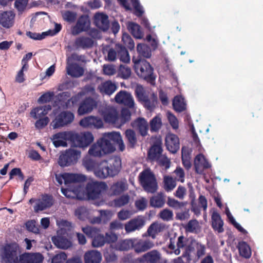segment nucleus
<instances>
[{
  "mask_svg": "<svg viewBox=\"0 0 263 263\" xmlns=\"http://www.w3.org/2000/svg\"><path fill=\"white\" fill-rule=\"evenodd\" d=\"M116 102L130 107L132 106V96L130 93L126 91H120L115 96Z\"/></svg>",
  "mask_w": 263,
  "mask_h": 263,
  "instance_id": "nucleus-21",
  "label": "nucleus"
},
{
  "mask_svg": "<svg viewBox=\"0 0 263 263\" xmlns=\"http://www.w3.org/2000/svg\"><path fill=\"white\" fill-rule=\"evenodd\" d=\"M100 91L102 93L110 95L117 89L116 85L110 81L101 83L98 87Z\"/></svg>",
  "mask_w": 263,
  "mask_h": 263,
  "instance_id": "nucleus-33",
  "label": "nucleus"
},
{
  "mask_svg": "<svg viewBox=\"0 0 263 263\" xmlns=\"http://www.w3.org/2000/svg\"><path fill=\"white\" fill-rule=\"evenodd\" d=\"M165 204V195L163 192H159L150 199L151 205L155 208H161Z\"/></svg>",
  "mask_w": 263,
  "mask_h": 263,
  "instance_id": "nucleus-35",
  "label": "nucleus"
},
{
  "mask_svg": "<svg viewBox=\"0 0 263 263\" xmlns=\"http://www.w3.org/2000/svg\"><path fill=\"white\" fill-rule=\"evenodd\" d=\"M133 240V249L138 253L145 252L152 248L154 246V243L150 240H140L136 244H134Z\"/></svg>",
  "mask_w": 263,
  "mask_h": 263,
  "instance_id": "nucleus-28",
  "label": "nucleus"
},
{
  "mask_svg": "<svg viewBox=\"0 0 263 263\" xmlns=\"http://www.w3.org/2000/svg\"><path fill=\"white\" fill-rule=\"evenodd\" d=\"M161 231V226L157 223H153L148 228L147 233L153 239L156 238L157 234Z\"/></svg>",
  "mask_w": 263,
  "mask_h": 263,
  "instance_id": "nucleus-51",
  "label": "nucleus"
},
{
  "mask_svg": "<svg viewBox=\"0 0 263 263\" xmlns=\"http://www.w3.org/2000/svg\"><path fill=\"white\" fill-rule=\"evenodd\" d=\"M90 26V21L88 17L86 16H81L74 27L71 30V33L73 35H77L79 33L87 30Z\"/></svg>",
  "mask_w": 263,
  "mask_h": 263,
  "instance_id": "nucleus-19",
  "label": "nucleus"
},
{
  "mask_svg": "<svg viewBox=\"0 0 263 263\" xmlns=\"http://www.w3.org/2000/svg\"><path fill=\"white\" fill-rule=\"evenodd\" d=\"M128 184L125 181L120 180L113 183L110 187V191L112 195H118L126 191Z\"/></svg>",
  "mask_w": 263,
  "mask_h": 263,
  "instance_id": "nucleus-29",
  "label": "nucleus"
},
{
  "mask_svg": "<svg viewBox=\"0 0 263 263\" xmlns=\"http://www.w3.org/2000/svg\"><path fill=\"white\" fill-rule=\"evenodd\" d=\"M160 218L164 220V221H169L172 220L173 218V212L167 209H164L161 211L159 214Z\"/></svg>",
  "mask_w": 263,
  "mask_h": 263,
  "instance_id": "nucleus-54",
  "label": "nucleus"
},
{
  "mask_svg": "<svg viewBox=\"0 0 263 263\" xmlns=\"http://www.w3.org/2000/svg\"><path fill=\"white\" fill-rule=\"evenodd\" d=\"M43 258V255L39 253H25L20 256L17 263H41Z\"/></svg>",
  "mask_w": 263,
  "mask_h": 263,
  "instance_id": "nucleus-17",
  "label": "nucleus"
},
{
  "mask_svg": "<svg viewBox=\"0 0 263 263\" xmlns=\"http://www.w3.org/2000/svg\"><path fill=\"white\" fill-rule=\"evenodd\" d=\"M66 70L68 74L73 77H80L84 73V69L82 67L77 64H70L69 60L67 62Z\"/></svg>",
  "mask_w": 263,
  "mask_h": 263,
  "instance_id": "nucleus-30",
  "label": "nucleus"
},
{
  "mask_svg": "<svg viewBox=\"0 0 263 263\" xmlns=\"http://www.w3.org/2000/svg\"><path fill=\"white\" fill-rule=\"evenodd\" d=\"M161 259V254L157 250H152L144 254L139 258V261L143 262L145 261L147 263H157Z\"/></svg>",
  "mask_w": 263,
  "mask_h": 263,
  "instance_id": "nucleus-20",
  "label": "nucleus"
},
{
  "mask_svg": "<svg viewBox=\"0 0 263 263\" xmlns=\"http://www.w3.org/2000/svg\"><path fill=\"white\" fill-rule=\"evenodd\" d=\"M212 227L215 231L218 233H222L224 231L223 221L220 215L217 212L214 211L211 216Z\"/></svg>",
  "mask_w": 263,
  "mask_h": 263,
  "instance_id": "nucleus-27",
  "label": "nucleus"
},
{
  "mask_svg": "<svg viewBox=\"0 0 263 263\" xmlns=\"http://www.w3.org/2000/svg\"><path fill=\"white\" fill-rule=\"evenodd\" d=\"M133 13L137 17H141L145 13V10L139 0H133Z\"/></svg>",
  "mask_w": 263,
  "mask_h": 263,
  "instance_id": "nucleus-44",
  "label": "nucleus"
},
{
  "mask_svg": "<svg viewBox=\"0 0 263 263\" xmlns=\"http://www.w3.org/2000/svg\"><path fill=\"white\" fill-rule=\"evenodd\" d=\"M52 241L54 245L60 249H67L72 246L71 241L62 236L52 237Z\"/></svg>",
  "mask_w": 263,
  "mask_h": 263,
  "instance_id": "nucleus-26",
  "label": "nucleus"
},
{
  "mask_svg": "<svg viewBox=\"0 0 263 263\" xmlns=\"http://www.w3.org/2000/svg\"><path fill=\"white\" fill-rule=\"evenodd\" d=\"M111 142L118 144L120 151H123L125 149L121 136L119 133H105L103 134L101 139L91 146L88 150V154L93 157H101L114 152L115 147Z\"/></svg>",
  "mask_w": 263,
  "mask_h": 263,
  "instance_id": "nucleus-2",
  "label": "nucleus"
},
{
  "mask_svg": "<svg viewBox=\"0 0 263 263\" xmlns=\"http://www.w3.org/2000/svg\"><path fill=\"white\" fill-rule=\"evenodd\" d=\"M135 95L137 98V100L141 103L146 97L148 96L144 88L140 85H138L135 90Z\"/></svg>",
  "mask_w": 263,
  "mask_h": 263,
  "instance_id": "nucleus-47",
  "label": "nucleus"
},
{
  "mask_svg": "<svg viewBox=\"0 0 263 263\" xmlns=\"http://www.w3.org/2000/svg\"><path fill=\"white\" fill-rule=\"evenodd\" d=\"M28 65L24 63V64L23 65L21 69L18 71L16 76L15 81L17 82L21 83L25 80L24 72L26 71L28 69Z\"/></svg>",
  "mask_w": 263,
  "mask_h": 263,
  "instance_id": "nucleus-56",
  "label": "nucleus"
},
{
  "mask_svg": "<svg viewBox=\"0 0 263 263\" xmlns=\"http://www.w3.org/2000/svg\"><path fill=\"white\" fill-rule=\"evenodd\" d=\"M38 120L35 123V126L36 128L42 129L46 126L49 122V119L48 117H46L41 118H38Z\"/></svg>",
  "mask_w": 263,
  "mask_h": 263,
  "instance_id": "nucleus-62",
  "label": "nucleus"
},
{
  "mask_svg": "<svg viewBox=\"0 0 263 263\" xmlns=\"http://www.w3.org/2000/svg\"><path fill=\"white\" fill-rule=\"evenodd\" d=\"M141 185L147 193H156L158 186L154 174L149 170L141 172L139 176Z\"/></svg>",
  "mask_w": 263,
  "mask_h": 263,
  "instance_id": "nucleus-6",
  "label": "nucleus"
},
{
  "mask_svg": "<svg viewBox=\"0 0 263 263\" xmlns=\"http://www.w3.org/2000/svg\"><path fill=\"white\" fill-rule=\"evenodd\" d=\"M81 157V152L74 148H69L61 154L58 159V164L62 167L76 164Z\"/></svg>",
  "mask_w": 263,
  "mask_h": 263,
  "instance_id": "nucleus-7",
  "label": "nucleus"
},
{
  "mask_svg": "<svg viewBox=\"0 0 263 263\" xmlns=\"http://www.w3.org/2000/svg\"><path fill=\"white\" fill-rule=\"evenodd\" d=\"M117 47L118 49V55L120 57V60L125 63H129L130 61V57L125 48L120 45H118Z\"/></svg>",
  "mask_w": 263,
  "mask_h": 263,
  "instance_id": "nucleus-50",
  "label": "nucleus"
},
{
  "mask_svg": "<svg viewBox=\"0 0 263 263\" xmlns=\"http://www.w3.org/2000/svg\"><path fill=\"white\" fill-rule=\"evenodd\" d=\"M93 45V41L89 37H80L76 39L74 46L76 48H89Z\"/></svg>",
  "mask_w": 263,
  "mask_h": 263,
  "instance_id": "nucleus-39",
  "label": "nucleus"
},
{
  "mask_svg": "<svg viewBox=\"0 0 263 263\" xmlns=\"http://www.w3.org/2000/svg\"><path fill=\"white\" fill-rule=\"evenodd\" d=\"M18 249L16 245L8 246L5 249V256L9 262L17 263L19 260V258H18Z\"/></svg>",
  "mask_w": 263,
  "mask_h": 263,
  "instance_id": "nucleus-24",
  "label": "nucleus"
},
{
  "mask_svg": "<svg viewBox=\"0 0 263 263\" xmlns=\"http://www.w3.org/2000/svg\"><path fill=\"white\" fill-rule=\"evenodd\" d=\"M106 242L105 236L99 232H98L93 237L92 246L94 248H99L103 246Z\"/></svg>",
  "mask_w": 263,
  "mask_h": 263,
  "instance_id": "nucleus-46",
  "label": "nucleus"
},
{
  "mask_svg": "<svg viewBox=\"0 0 263 263\" xmlns=\"http://www.w3.org/2000/svg\"><path fill=\"white\" fill-rule=\"evenodd\" d=\"M121 166V160L118 157L103 160L97 163L94 175L100 179H105L108 176L114 177L118 174Z\"/></svg>",
  "mask_w": 263,
  "mask_h": 263,
  "instance_id": "nucleus-4",
  "label": "nucleus"
},
{
  "mask_svg": "<svg viewBox=\"0 0 263 263\" xmlns=\"http://www.w3.org/2000/svg\"><path fill=\"white\" fill-rule=\"evenodd\" d=\"M85 263H100L102 260V255L97 250L87 251L84 256Z\"/></svg>",
  "mask_w": 263,
  "mask_h": 263,
  "instance_id": "nucleus-25",
  "label": "nucleus"
},
{
  "mask_svg": "<svg viewBox=\"0 0 263 263\" xmlns=\"http://www.w3.org/2000/svg\"><path fill=\"white\" fill-rule=\"evenodd\" d=\"M107 188V185L104 182L91 181L87 183L86 187L80 184H74L69 189H62V192L69 198L94 199L99 198Z\"/></svg>",
  "mask_w": 263,
  "mask_h": 263,
  "instance_id": "nucleus-1",
  "label": "nucleus"
},
{
  "mask_svg": "<svg viewBox=\"0 0 263 263\" xmlns=\"http://www.w3.org/2000/svg\"><path fill=\"white\" fill-rule=\"evenodd\" d=\"M238 249L240 256L245 258H249L251 256L252 252L249 245L245 241L238 243Z\"/></svg>",
  "mask_w": 263,
  "mask_h": 263,
  "instance_id": "nucleus-38",
  "label": "nucleus"
},
{
  "mask_svg": "<svg viewBox=\"0 0 263 263\" xmlns=\"http://www.w3.org/2000/svg\"><path fill=\"white\" fill-rule=\"evenodd\" d=\"M74 118L72 113L64 111L55 117L51 123L50 125L53 129L59 128L72 122Z\"/></svg>",
  "mask_w": 263,
  "mask_h": 263,
  "instance_id": "nucleus-10",
  "label": "nucleus"
},
{
  "mask_svg": "<svg viewBox=\"0 0 263 263\" xmlns=\"http://www.w3.org/2000/svg\"><path fill=\"white\" fill-rule=\"evenodd\" d=\"M129 199L130 198L128 195H123L114 200L115 205L118 207L124 206L128 203Z\"/></svg>",
  "mask_w": 263,
  "mask_h": 263,
  "instance_id": "nucleus-59",
  "label": "nucleus"
},
{
  "mask_svg": "<svg viewBox=\"0 0 263 263\" xmlns=\"http://www.w3.org/2000/svg\"><path fill=\"white\" fill-rule=\"evenodd\" d=\"M195 247L196 251L195 256L197 259H199L205 255L206 248L204 244L197 241Z\"/></svg>",
  "mask_w": 263,
  "mask_h": 263,
  "instance_id": "nucleus-53",
  "label": "nucleus"
},
{
  "mask_svg": "<svg viewBox=\"0 0 263 263\" xmlns=\"http://www.w3.org/2000/svg\"><path fill=\"white\" fill-rule=\"evenodd\" d=\"M134 124L138 129L139 134L142 136H145L147 135L148 130V124L147 121L143 118H138L135 121Z\"/></svg>",
  "mask_w": 263,
  "mask_h": 263,
  "instance_id": "nucleus-34",
  "label": "nucleus"
},
{
  "mask_svg": "<svg viewBox=\"0 0 263 263\" xmlns=\"http://www.w3.org/2000/svg\"><path fill=\"white\" fill-rule=\"evenodd\" d=\"M162 141L161 138H156L153 144L149 149L147 156L152 162H156L162 156Z\"/></svg>",
  "mask_w": 263,
  "mask_h": 263,
  "instance_id": "nucleus-11",
  "label": "nucleus"
},
{
  "mask_svg": "<svg viewBox=\"0 0 263 263\" xmlns=\"http://www.w3.org/2000/svg\"><path fill=\"white\" fill-rule=\"evenodd\" d=\"M62 15L65 21L69 23L73 22L77 17V14L76 13L69 11H65L62 12Z\"/></svg>",
  "mask_w": 263,
  "mask_h": 263,
  "instance_id": "nucleus-58",
  "label": "nucleus"
},
{
  "mask_svg": "<svg viewBox=\"0 0 263 263\" xmlns=\"http://www.w3.org/2000/svg\"><path fill=\"white\" fill-rule=\"evenodd\" d=\"M95 95V89L93 86H87L84 87L82 90L77 95L72 97L68 100L67 106L76 104L83 97L88 96L80 104L78 110V113L79 115H83L91 112L93 109L97 106V102L90 96H93Z\"/></svg>",
  "mask_w": 263,
  "mask_h": 263,
  "instance_id": "nucleus-3",
  "label": "nucleus"
},
{
  "mask_svg": "<svg viewBox=\"0 0 263 263\" xmlns=\"http://www.w3.org/2000/svg\"><path fill=\"white\" fill-rule=\"evenodd\" d=\"M67 256L64 252H61L55 255L52 259L51 263H63Z\"/></svg>",
  "mask_w": 263,
  "mask_h": 263,
  "instance_id": "nucleus-63",
  "label": "nucleus"
},
{
  "mask_svg": "<svg viewBox=\"0 0 263 263\" xmlns=\"http://www.w3.org/2000/svg\"><path fill=\"white\" fill-rule=\"evenodd\" d=\"M184 228L187 232H197L199 228V222L196 219L190 220Z\"/></svg>",
  "mask_w": 263,
  "mask_h": 263,
  "instance_id": "nucleus-52",
  "label": "nucleus"
},
{
  "mask_svg": "<svg viewBox=\"0 0 263 263\" xmlns=\"http://www.w3.org/2000/svg\"><path fill=\"white\" fill-rule=\"evenodd\" d=\"M93 140V136L90 132H86L78 134L72 132L71 142L76 147L85 148Z\"/></svg>",
  "mask_w": 263,
  "mask_h": 263,
  "instance_id": "nucleus-8",
  "label": "nucleus"
},
{
  "mask_svg": "<svg viewBox=\"0 0 263 263\" xmlns=\"http://www.w3.org/2000/svg\"><path fill=\"white\" fill-rule=\"evenodd\" d=\"M158 103L157 96L154 93H152L149 97L148 96L144 101L141 102L143 106L150 111H153Z\"/></svg>",
  "mask_w": 263,
  "mask_h": 263,
  "instance_id": "nucleus-32",
  "label": "nucleus"
},
{
  "mask_svg": "<svg viewBox=\"0 0 263 263\" xmlns=\"http://www.w3.org/2000/svg\"><path fill=\"white\" fill-rule=\"evenodd\" d=\"M144 33L140 26L133 22V36L137 39H142Z\"/></svg>",
  "mask_w": 263,
  "mask_h": 263,
  "instance_id": "nucleus-55",
  "label": "nucleus"
},
{
  "mask_svg": "<svg viewBox=\"0 0 263 263\" xmlns=\"http://www.w3.org/2000/svg\"><path fill=\"white\" fill-rule=\"evenodd\" d=\"M194 166L196 173L203 174L204 170L210 168L211 165L203 155L199 154L194 159Z\"/></svg>",
  "mask_w": 263,
  "mask_h": 263,
  "instance_id": "nucleus-15",
  "label": "nucleus"
},
{
  "mask_svg": "<svg viewBox=\"0 0 263 263\" xmlns=\"http://www.w3.org/2000/svg\"><path fill=\"white\" fill-rule=\"evenodd\" d=\"M94 22L98 28L104 31L108 28L109 21L108 16L103 13H96L94 16Z\"/></svg>",
  "mask_w": 263,
  "mask_h": 263,
  "instance_id": "nucleus-23",
  "label": "nucleus"
},
{
  "mask_svg": "<svg viewBox=\"0 0 263 263\" xmlns=\"http://www.w3.org/2000/svg\"><path fill=\"white\" fill-rule=\"evenodd\" d=\"M173 108L177 112H181L184 111L186 108V104L184 102V99L181 96L177 95L174 97L173 100Z\"/></svg>",
  "mask_w": 263,
  "mask_h": 263,
  "instance_id": "nucleus-36",
  "label": "nucleus"
},
{
  "mask_svg": "<svg viewBox=\"0 0 263 263\" xmlns=\"http://www.w3.org/2000/svg\"><path fill=\"white\" fill-rule=\"evenodd\" d=\"M83 232L88 237L93 238L95 235L98 233L99 232V230L95 228L91 227L89 226H87L85 227H83L82 228Z\"/></svg>",
  "mask_w": 263,
  "mask_h": 263,
  "instance_id": "nucleus-60",
  "label": "nucleus"
},
{
  "mask_svg": "<svg viewBox=\"0 0 263 263\" xmlns=\"http://www.w3.org/2000/svg\"><path fill=\"white\" fill-rule=\"evenodd\" d=\"M50 139L55 147L60 146L67 147V141L69 140L71 141L72 132L65 131L58 133L52 135L50 137Z\"/></svg>",
  "mask_w": 263,
  "mask_h": 263,
  "instance_id": "nucleus-12",
  "label": "nucleus"
},
{
  "mask_svg": "<svg viewBox=\"0 0 263 263\" xmlns=\"http://www.w3.org/2000/svg\"><path fill=\"white\" fill-rule=\"evenodd\" d=\"M165 146L172 154H176L179 150V138L176 134L168 133L165 136Z\"/></svg>",
  "mask_w": 263,
  "mask_h": 263,
  "instance_id": "nucleus-13",
  "label": "nucleus"
},
{
  "mask_svg": "<svg viewBox=\"0 0 263 263\" xmlns=\"http://www.w3.org/2000/svg\"><path fill=\"white\" fill-rule=\"evenodd\" d=\"M151 132H157L162 126V122L160 115H157L152 119L149 123Z\"/></svg>",
  "mask_w": 263,
  "mask_h": 263,
  "instance_id": "nucleus-41",
  "label": "nucleus"
},
{
  "mask_svg": "<svg viewBox=\"0 0 263 263\" xmlns=\"http://www.w3.org/2000/svg\"><path fill=\"white\" fill-rule=\"evenodd\" d=\"M164 189L166 191L173 190L176 186V181L172 176H165L164 178Z\"/></svg>",
  "mask_w": 263,
  "mask_h": 263,
  "instance_id": "nucleus-49",
  "label": "nucleus"
},
{
  "mask_svg": "<svg viewBox=\"0 0 263 263\" xmlns=\"http://www.w3.org/2000/svg\"><path fill=\"white\" fill-rule=\"evenodd\" d=\"M197 240H192L189 245L186 246L185 250L182 255V257L185 258L186 263H190L192 261V255L191 253L196 250L195 245Z\"/></svg>",
  "mask_w": 263,
  "mask_h": 263,
  "instance_id": "nucleus-37",
  "label": "nucleus"
},
{
  "mask_svg": "<svg viewBox=\"0 0 263 263\" xmlns=\"http://www.w3.org/2000/svg\"><path fill=\"white\" fill-rule=\"evenodd\" d=\"M137 52L139 53L140 59L150 58L152 55V50L147 45L143 44H139L137 47Z\"/></svg>",
  "mask_w": 263,
  "mask_h": 263,
  "instance_id": "nucleus-40",
  "label": "nucleus"
},
{
  "mask_svg": "<svg viewBox=\"0 0 263 263\" xmlns=\"http://www.w3.org/2000/svg\"><path fill=\"white\" fill-rule=\"evenodd\" d=\"M75 215L79 219L84 220L87 216L88 212L85 208L81 207L76 210Z\"/></svg>",
  "mask_w": 263,
  "mask_h": 263,
  "instance_id": "nucleus-64",
  "label": "nucleus"
},
{
  "mask_svg": "<svg viewBox=\"0 0 263 263\" xmlns=\"http://www.w3.org/2000/svg\"><path fill=\"white\" fill-rule=\"evenodd\" d=\"M51 109V107L50 105L37 107L33 108L31 111L30 115L33 119H37L47 115Z\"/></svg>",
  "mask_w": 263,
  "mask_h": 263,
  "instance_id": "nucleus-31",
  "label": "nucleus"
},
{
  "mask_svg": "<svg viewBox=\"0 0 263 263\" xmlns=\"http://www.w3.org/2000/svg\"><path fill=\"white\" fill-rule=\"evenodd\" d=\"M167 117L172 127L174 129H178V120L176 117L168 111L167 112Z\"/></svg>",
  "mask_w": 263,
  "mask_h": 263,
  "instance_id": "nucleus-57",
  "label": "nucleus"
},
{
  "mask_svg": "<svg viewBox=\"0 0 263 263\" xmlns=\"http://www.w3.org/2000/svg\"><path fill=\"white\" fill-rule=\"evenodd\" d=\"M185 147L183 146L182 147L181 149V160L183 165L184 168L189 170L190 168L192 167V163L191 162V157L189 153L187 151L185 150Z\"/></svg>",
  "mask_w": 263,
  "mask_h": 263,
  "instance_id": "nucleus-45",
  "label": "nucleus"
},
{
  "mask_svg": "<svg viewBox=\"0 0 263 263\" xmlns=\"http://www.w3.org/2000/svg\"><path fill=\"white\" fill-rule=\"evenodd\" d=\"M64 177H65V183L68 184L69 183H74L71 186H70L68 189H70L72 187L74 184H79L78 183H76L78 182H84L86 179V176L82 174H70V173H64ZM64 189L63 188L61 189V190Z\"/></svg>",
  "mask_w": 263,
  "mask_h": 263,
  "instance_id": "nucleus-22",
  "label": "nucleus"
},
{
  "mask_svg": "<svg viewBox=\"0 0 263 263\" xmlns=\"http://www.w3.org/2000/svg\"><path fill=\"white\" fill-rule=\"evenodd\" d=\"M26 227L27 229L30 232L36 234L40 233V229L36 225V222L35 220H31L27 221L26 223Z\"/></svg>",
  "mask_w": 263,
  "mask_h": 263,
  "instance_id": "nucleus-61",
  "label": "nucleus"
},
{
  "mask_svg": "<svg viewBox=\"0 0 263 263\" xmlns=\"http://www.w3.org/2000/svg\"><path fill=\"white\" fill-rule=\"evenodd\" d=\"M145 223L144 218L142 216H138L137 217L133 218V231L141 229L145 225Z\"/></svg>",
  "mask_w": 263,
  "mask_h": 263,
  "instance_id": "nucleus-48",
  "label": "nucleus"
},
{
  "mask_svg": "<svg viewBox=\"0 0 263 263\" xmlns=\"http://www.w3.org/2000/svg\"><path fill=\"white\" fill-rule=\"evenodd\" d=\"M80 125L84 128H100L103 126L102 120L99 117L90 116L80 120Z\"/></svg>",
  "mask_w": 263,
  "mask_h": 263,
  "instance_id": "nucleus-14",
  "label": "nucleus"
},
{
  "mask_svg": "<svg viewBox=\"0 0 263 263\" xmlns=\"http://www.w3.org/2000/svg\"><path fill=\"white\" fill-rule=\"evenodd\" d=\"M29 202L34 203L33 209L36 213L50 207L53 204L52 197L48 195H44L37 199L31 198Z\"/></svg>",
  "mask_w": 263,
  "mask_h": 263,
  "instance_id": "nucleus-9",
  "label": "nucleus"
},
{
  "mask_svg": "<svg viewBox=\"0 0 263 263\" xmlns=\"http://www.w3.org/2000/svg\"><path fill=\"white\" fill-rule=\"evenodd\" d=\"M133 62L134 63V70L138 77L154 85L156 76L154 73L152 65L144 59L135 60L134 57H133Z\"/></svg>",
  "mask_w": 263,
  "mask_h": 263,
  "instance_id": "nucleus-5",
  "label": "nucleus"
},
{
  "mask_svg": "<svg viewBox=\"0 0 263 263\" xmlns=\"http://www.w3.org/2000/svg\"><path fill=\"white\" fill-rule=\"evenodd\" d=\"M103 116L106 122L114 124H119V115L115 108H107L103 112Z\"/></svg>",
  "mask_w": 263,
  "mask_h": 263,
  "instance_id": "nucleus-18",
  "label": "nucleus"
},
{
  "mask_svg": "<svg viewBox=\"0 0 263 263\" xmlns=\"http://www.w3.org/2000/svg\"><path fill=\"white\" fill-rule=\"evenodd\" d=\"M15 14L12 11H4L0 13V25L5 28L12 27L14 23Z\"/></svg>",
  "mask_w": 263,
  "mask_h": 263,
  "instance_id": "nucleus-16",
  "label": "nucleus"
},
{
  "mask_svg": "<svg viewBox=\"0 0 263 263\" xmlns=\"http://www.w3.org/2000/svg\"><path fill=\"white\" fill-rule=\"evenodd\" d=\"M186 202H180L174 198L168 197L166 201L167 205L174 210H181L186 204Z\"/></svg>",
  "mask_w": 263,
  "mask_h": 263,
  "instance_id": "nucleus-43",
  "label": "nucleus"
},
{
  "mask_svg": "<svg viewBox=\"0 0 263 263\" xmlns=\"http://www.w3.org/2000/svg\"><path fill=\"white\" fill-rule=\"evenodd\" d=\"M82 165L87 171H92L95 174V170L96 168L97 163L89 156H85L83 158Z\"/></svg>",
  "mask_w": 263,
  "mask_h": 263,
  "instance_id": "nucleus-42",
  "label": "nucleus"
}]
</instances>
